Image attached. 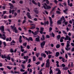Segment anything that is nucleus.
I'll return each instance as SVG.
<instances>
[{
	"instance_id": "obj_1",
	"label": "nucleus",
	"mask_w": 74,
	"mask_h": 74,
	"mask_svg": "<svg viewBox=\"0 0 74 74\" xmlns=\"http://www.w3.org/2000/svg\"><path fill=\"white\" fill-rule=\"evenodd\" d=\"M0 30H1V32L2 33V36H2V35H1V34H0V37H1V38H2L3 40H5V38H6V37L5 36V32H4V27L3 26H1V27H0Z\"/></svg>"
},
{
	"instance_id": "obj_2",
	"label": "nucleus",
	"mask_w": 74,
	"mask_h": 74,
	"mask_svg": "<svg viewBox=\"0 0 74 74\" xmlns=\"http://www.w3.org/2000/svg\"><path fill=\"white\" fill-rule=\"evenodd\" d=\"M66 38H64V37L63 36L60 38V42H63V39H65V40H69V41H71V38L69 36H68L66 35Z\"/></svg>"
},
{
	"instance_id": "obj_3",
	"label": "nucleus",
	"mask_w": 74,
	"mask_h": 74,
	"mask_svg": "<svg viewBox=\"0 0 74 74\" xmlns=\"http://www.w3.org/2000/svg\"><path fill=\"white\" fill-rule=\"evenodd\" d=\"M43 7L45 9H51V7L49 5H48L46 3H45L43 5Z\"/></svg>"
},
{
	"instance_id": "obj_4",
	"label": "nucleus",
	"mask_w": 74,
	"mask_h": 74,
	"mask_svg": "<svg viewBox=\"0 0 74 74\" xmlns=\"http://www.w3.org/2000/svg\"><path fill=\"white\" fill-rule=\"evenodd\" d=\"M49 18L50 21V26L51 27H52V24H53V22L52 21V18L50 17H49Z\"/></svg>"
},
{
	"instance_id": "obj_5",
	"label": "nucleus",
	"mask_w": 74,
	"mask_h": 74,
	"mask_svg": "<svg viewBox=\"0 0 74 74\" xmlns=\"http://www.w3.org/2000/svg\"><path fill=\"white\" fill-rule=\"evenodd\" d=\"M45 44V42L44 41H43L42 42L40 43V46L41 48H43L44 47Z\"/></svg>"
},
{
	"instance_id": "obj_6",
	"label": "nucleus",
	"mask_w": 74,
	"mask_h": 74,
	"mask_svg": "<svg viewBox=\"0 0 74 74\" xmlns=\"http://www.w3.org/2000/svg\"><path fill=\"white\" fill-rule=\"evenodd\" d=\"M38 31H35V32L34 33L33 31L32 32V33L34 35V36H36L38 34Z\"/></svg>"
},
{
	"instance_id": "obj_7",
	"label": "nucleus",
	"mask_w": 74,
	"mask_h": 74,
	"mask_svg": "<svg viewBox=\"0 0 74 74\" xmlns=\"http://www.w3.org/2000/svg\"><path fill=\"white\" fill-rule=\"evenodd\" d=\"M28 58H29V56H24L23 57V59H25L26 62H27L28 60Z\"/></svg>"
},
{
	"instance_id": "obj_8",
	"label": "nucleus",
	"mask_w": 74,
	"mask_h": 74,
	"mask_svg": "<svg viewBox=\"0 0 74 74\" xmlns=\"http://www.w3.org/2000/svg\"><path fill=\"white\" fill-rule=\"evenodd\" d=\"M27 16L28 18H29V19H32V17H31V16L30 15L29 12H27Z\"/></svg>"
},
{
	"instance_id": "obj_9",
	"label": "nucleus",
	"mask_w": 74,
	"mask_h": 74,
	"mask_svg": "<svg viewBox=\"0 0 74 74\" xmlns=\"http://www.w3.org/2000/svg\"><path fill=\"white\" fill-rule=\"evenodd\" d=\"M69 47H70V46H66V47L65 48V49L66 50V51H69V50H70V48H69Z\"/></svg>"
},
{
	"instance_id": "obj_10",
	"label": "nucleus",
	"mask_w": 74,
	"mask_h": 74,
	"mask_svg": "<svg viewBox=\"0 0 74 74\" xmlns=\"http://www.w3.org/2000/svg\"><path fill=\"white\" fill-rule=\"evenodd\" d=\"M62 19H60V20L58 21H57V23L58 25H60V24H61V22H62Z\"/></svg>"
},
{
	"instance_id": "obj_11",
	"label": "nucleus",
	"mask_w": 74,
	"mask_h": 74,
	"mask_svg": "<svg viewBox=\"0 0 74 74\" xmlns=\"http://www.w3.org/2000/svg\"><path fill=\"white\" fill-rule=\"evenodd\" d=\"M13 31L15 33H18V31L17 30H16V28L15 27H14V28L13 30Z\"/></svg>"
},
{
	"instance_id": "obj_12",
	"label": "nucleus",
	"mask_w": 74,
	"mask_h": 74,
	"mask_svg": "<svg viewBox=\"0 0 74 74\" xmlns=\"http://www.w3.org/2000/svg\"><path fill=\"white\" fill-rule=\"evenodd\" d=\"M9 5H10V8L11 9H12V8H13L14 6L13 5H12V4H11L10 3H9Z\"/></svg>"
},
{
	"instance_id": "obj_13",
	"label": "nucleus",
	"mask_w": 74,
	"mask_h": 74,
	"mask_svg": "<svg viewBox=\"0 0 74 74\" xmlns=\"http://www.w3.org/2000/svg\"><path fill=\"white\" fill-rule=\"evenodd\" d=\"M50 66V65H49V63H46V67L47 68H49Z\"/></svg>"
},
{
	"instance_id": "obj_14",
	"label": "nucleus",
	"mask_w": 74,
	"mask_h": 74,
	"mask_svg": "<svg viewBox=\"0 0 74 74\" xmlns=\"http://www.w3.org/2000/svg\"><path fill=\"white\" fill-rule=\"evenodd\" d=\"M33 26H32L31 28H30V29H35L36 28V27H35V25L34 24H32Z\"/></svg>"
},
{
	"instance_id": "obj_15",
	"label": "nucleus",
	"mask_w": 74,
	"mask_h": 74,
	"mask_svg": "<svg viewBox=\"0 0 74 74\" xmlns=\"http://www.w3.org/2000/svg\"><path fill=\"white\" fill-rule=\"evenodd\" d=\"M42 37L41 38V39L42 41H43L45 39V38H44V35H42Z\"/></svg>"
},
{
	"instance_id": "obj_16",
	"label": "nucleus",
	"mask_w": 74,
	"mask_h": 74,
	"mask_svg": "<svg viewBox=\"0 0 74 74\" xmlns=\"http://www.w3.org/2000/svg\"><path fill=\"white\" fill-rule=\"evenodd\" d=\"M57 38L58 40H59V39H60V35H58Z\"/></svg>"
},
{
	"instance_id": "obj_17",
	"label": "nucleus",
	"mask_w": 74,
	"mask_h": 74,
	"mask_svg": "<svg viewBox=\"0 0 74 74\" xmlns=\"http://www.w3.org/2000/svg\"><path fill=\"white\" fill-rule=\"evenodd\" d=\"M57 70H58V73L57 74H61V72L60 71V70L59 69H57Z\"/></svg>"
},
{
	"instance_id": "obj_18",
	"label": "nucleus",
	"mask_w": 74,
	"mask_h": 74,
	"mask_svg": "<svg viewBox=\"0 0 74 74\" xmlns=\"http://www.w3.org/2000/svg\"><path fill=\"white\" fill-rule=\"evenodd\" d=\"M39 55H40V53L37 52L36 53V55L37 58H38V56H39Z\"/></svg>"
},
{
	"instance_id": "obj_19",
	"label": "nucleus",
	"mask_w": 74,
	"mask_h": 74,
	"mask_svg": "<svg viewBox=\"0 0 74 74\" xmlns=\"http://www.w3.org/2000/svg\"><path fill=\"white\" fill-rule=\"evenodd\" d=\"M66 45L67 46H70V41H67V42H66Z\"/></svg>"
},
{
	"instance_id": "obj_20",
	"label": "nucleus",
	"mask_w": 74,
	"mask_h": 74,
	"mask_svg": "<svg viewBox=\"0 0 74 74\" xmlns=\"http://www.w3.org/2000/svg\"><path fill=\"white\" fill-rule=\"evenodd\" d=\"M43 56V57L44 58H46V55L45 54V53H41V56Z\"/></svg>"
},
{
	"instance_id": "obj_21",
	"label": "nucleus",
	"mask_w": 74,
	"mask_h": 74,
	"mask_svg": "<svg viewBox=\"0 0 74 74\" xmlns=\"http://www.w3.org/2000/svg\"><path fill=\"white\" fill-rule=\"evenodd\" d=\"M39 38H40V37H38V38H36L35 40L36 41H40V39H39Z\"/></svg>"
},
{
	"instance_id": "obj_22",
	"label": "nucleus",
	"mask_w": 74,
	"mask_h": 74,
	"mask_svg": "<svg viewBox=\"0 0 74 74\" xmlns=\"http://www.w3.org/2000/svg\"><path fill=\"white\" fill-rule=\"evenodd\" d=\"M59 52H57L56 53V57H58V56H59Z\"/></svg>"
},
{
	"instance_id": "obj_23",
	"label": "nucleus",
	"mask_w": 74,
	"mask_h": 74,
	"mask_svg": "<svg viewBox=\"0 0 74 74\" xmlns=\"http://www.w3.org/2000/svg\"><path fill=\"white\" fill-rule=\"evenodd\" d=\"M1 57L3 59H6V57H5V55H4V56L3 55H2L1 56Z\"/></svg>"
},
{
	"instance_id": "obj_24",
	"label": "nucleus",
	"mask_w": 74,
	"mask_h": 74,
	"mask_svg": "<svg viewBox=\"0 0 74 74\" xmlns=\"http://www.w3.org/2000/svg\"><path fill=\"white\" fill-rule=\"evenodd\" d=\"M6 58V59H8L9 60H10L11 59L10 58V56H9V55H8V56Z\"/></svg>"
},
{
	"instance_id": "obj_25",
	"label": "nucleus",
	"mask_w": 74,
	"mask_h": 74,
	"mask_svg": "<svg viewBox=\"0 0 74 74\" xmlns=\"http://www.w3.org/2000/svg\"><path fill=\"white\" fill-rule=\"evenodd\" d=\"M49 23L48 22V21H47V22L45 21L44 22V25H46V24L47 25H48Z\"/></svg>"
},
{
	"instance_id": "obj_26",
	"label": "nucleus",
	"mask_w": 74,
	"mask_h": 74,
	"mask_svg": "<svg viewBox=\"0 0 74 74\" xmlns=\"http://www.w3.org/2000/svg\"><path fill=\"white\" fill-rule=\"evenodd\" d=\"M12 43H15V41H14V40H13L12 42H11L10 45H12Z\"/></svg>"
},
{
	"instance_id": "obj_27",
	"label": "nucleus",
	"mask_w": 74,
	"mask_h": 74,
	"mask_svg": "<svg viewBox=\"0 0 74 74\" xmlns=\"http://www.w3.org/2000/svg\"><path fill=\"white\" fill-rule=\"evenodd\" d=\"M32 3H33L34 4H35V5H37V3H36V2H35V1H34V0H32Z\"/></svg>"
},
{
	"instance_id": "obj_28",
	"label": "nucleus",
	"mask_w": 74,
	"mask_h": 74,
	"mask_svg": "<svg viewBox=\"0 0 74 74\" xmlns=\"http://www.w3.org/2000/svg\"><path fill=\"white\" fill-rule=\"evenodd\" d=\"M68 11V9L66 8V9L65 10H63V12H65V13H66V12H67Z\"/></svg>"
},
{
	"instance_id": "obj_29",
	"label": "nucleus",
	"mask_w": 74,
	"mask_h": 74,
	"mask_svg": "<svg viewBox=\"0 0 74 74\" xmlns=\"http://www.w3.org/2000/svg\"><path fill=\"white\" fill-rule=\"evenodd\" d=\"M33 61H36V56H33Z\"/></svg>"
},
{
	"instance_id": "obj_30",
	"label": "nucleus",
	"mask_w": 74,
	"mask_h": 74,
	"mask_svg": "<svg viewBox=\"0 0 74 74\" xmlns=\"http://www.w3.org/2000/svg\"><path fill=\"white\" fill-rule=\"evenodd\" d=\"M63 69L64 70H68V68L67 67H65V68H63Z\"/></svg>"
},
{
	"instance_id": "obj_31",
	"label": "nucleus",
	"mask_w": 74,
	"mask_h": 74,
	"mask_svg": "<svg viewBox=\"0 0 74 74\" xmlns=\"http://www.w3.org/2000/svg\"><path fill=\"white\" fill-rule=\"evenodd\" d=\"M14 74H19V71H14Z\"/></svg>"
},
{
	"instance_id": "obj_32",
	"label": "nucleus",
	"mask_w": 74,
	"mask_h": 74,
	"mask_svg": "<svg viewBox=\"0 0 74 74\" xmlns=\"http://www.w3.org/2000/svg\"><path fill=\"white\" fill-rule=\"evenodd\" d=\"M29 40H30L31 41H33V39L31 37H30L29 38Z\"/></svg>"
},
{
	"instance_id": "obj_33",
	"label": "nucleus",
	"mask_w": 74,
	"mask_h": 74,
	"mask_svg": "<svg viewBox=\"0 0 74 74\" xmlns=\"http://www.w3.org/2000/svg\"><path fill=\"white\" fill-rule=\"evenodd\" d=\"M68 5L69 6H70V7H72L73 6V4L72 3H71L70 4L69 3Z\"/></svg>"
},
{
	"instance_id": "obj_34",
	"label": "nucleus",
	"mask_w": 74,
	"mask_h": 74,
	"mask_svg": "<svg viewBox=\"0 0 74 74\" xmlns=\"http://www.w3.org/2000/svg\"><path fill=\"white\" fill-rule=\"evenodd\" d=\"M60 47V45H57L56 46V48H59Z\"/></svg>"
},
{
	"instance_id": "obj_35",
	"label": "nucleus",
	"mask_w": 74,
	"mask_h": 74,
	"mask_svg": "<svg viewBox=\"0 0 74 74\" xmlns=\"http://www.w3.org/2000/svg\"><path fill=\"white\" fill-rule=\"evenodd\" d=\"M46 62H47V63H49V59H48L47 60Z\"/></svg>"
},
{
	"instance_id": "obj_36",
	"label": "nucleus",
	"mask_w": 74,
	"mask_h": 74,
	"mask_svg": "<svg viewBox=\"0 0 74 74\" xmlns=\"http://www.w3.org/2000/svg\"><path fill=\"white\" fill-rule=\"evenodd\" d=\"M25 70L22 69H21V70H20V71L21 72H25Z\"/></svg>"
},
{
	"instance_id": "obj_37",
	"label": "nucleus",
	"mask_w": 74,
	"mask_h": 74,
	"mask_svg": "<svg viewBox=\"0 0 74 74\" xmlns=\"http://www.w3.org/2000/svg\"><path fill=\"white\" fill-rule=\"evenodd\" d=\"M46 2L47 4H49V1L48 0H46Z\"/></svg>"
},
{
	"instance_id": "obj_38",
	"label": "nucleus",
	"mask_w": 74,
	"mask_h": 74,
	"mask_svg": "<svg viewBox=\"0 0 74 74\" xmlns=\"http://www.w3.org/2000/svg\"><path fill=\"white\" fill-rule=\"evenodd\" d=\"M49 59H51V57H52V55H49L48 56Z\"/></svg>"
},
{
	"instance_id": "obj_39",
	"label": "nucleus",
	"mask_w": 74,
	"mask_h": 74,
	"mask_svg": "<svg viewBox=\"0 0 74 74\" xmlns=\"http://www.w3.org/2000/svg\"><path fill=\"white\" fill-rule=\"evenodd\" d=\"M10 52H12V53L14 52V50L12 49H10Z\"/></svg>"
},
{
	"instance_id": "obj_40",
	"label": "nucleus",
	"mask_w": 74,
	"mask_h": 74,
	"mask_svg": "<svg viewBox=\"0 0 74 74\" xmlns=\"http://www.w3.org/2000/svg\"><path fill=\"white\" fill-rule=\"evenodd\" d=\"M27 62V61H26V60L25 61H23V62H22V63H23V64H25V63H26V62Z\"/></svg>"
},
{
	"instance_id": "obj_41",
	"label": "nucleus",
	"mask_w": 74,
	"mask_h": 74,
	"mask_svg": "<svg viewBox=\"0 0 74 74\" xmlns=\"http://www.w3.org/2000/svg\"><path fill=\"white\" fill-rule=\"evenodd\" d=\"M57 7V6H55L52 9V11H53L54 10H55V8H56Z\"/></svg>"
},
{
	"instance_id": "obj_42",
	"label": "nucleus",
	"mask_w": 74,
	"mask_h": 74,
	"mask_svg": "<svg viewBox=\"0 0 74 74\" xmlns=\"http://www.w3.org/2000/svg\"><path fill=\"white\" fill-rule=\"evenodd\" d=\"M7 69H9V70H11V67H10L9 66H7Z\"/></svg>"
},
{
	"instance_id": "obj_43",
	"label": "nucleus",
	"mask_w": 74,
	"mask_h": 74,
	"mask_svg": "<svg viewBox=\"0 0 74 74\" xmlns=\"http://www.w3.org/2000/svg\"><path fill=\"white\" fill-rule=\"evenodd\" d=\"M26 45H27V43H25L23 44V45L24 47H26Z\"/></svg>"
},
{
	"instance_id": "obj_44",
	"label": "nucleus",
	"mask_w": 74,
	"mask_h": 74,
	"mask_svg": "<svg viewBox=\"0 0 74 74\" xmlns=\"http://www.w3.org/2000/svg\"><path fill=\"white\" fill-rule=\"evenodd\" d=\"M24 51H25V49H21V51L22 52H23Z\"/></svg>"
},
{
	"instance_id": "obj_45",
	"label": "nucleus",
	"mask_w": 74,
	"mask_h": 74,
	"mask_svg": "<svg viewBox=\"0 0 74 74\" xmlns=\"http://www.w3.org/2000/svg\"><path fill=\"white\" fill-rule=\"evenodd\" d=\"M62 33L63 34H67V33L65 32V31H62Z\"/></svg>"
},
{
	"instance_id": "obj_46",
	"label": "nucleus",
	"mask_w": 74,
	"mask_h": 74,
	"mask_svg": "<svg viewBox=\"0 0 74 74\" xmlns=\"http://www.w3.org/2000/svg\"><path fill=\"white\" fill-rule=\"evenodd\" d=\"M3 43L5 47H6V43H5V42H3Z\"/></svg>"
},
{
	"instance_id": "obj_47",
	"label": "nucleus",
	"mask_w": 74,
	"mask_h": 74,
	"mask_svg": "<svg viewBox=\"0 0 74 74\" xmlns=\"http://www.w3.org/2000/svg\"><path fill=\"white\" fill-rule=\"evenodd\" d=\"M28 32H29V33L30 34L31 33H32V30H30V29H29V30H28Z\"/></svg>"
},
{
	"instance_id": "obj_48",
	"label": "nucleus",
	"mask_w": 74,
	"mask_h": 74,
	"mask_svg": "<svg viewBox=\"0 0 74 74\" xmlns=\"http://www.w3.org/2000/svg\"><path fill=\"white\" fill-rule=\"evenodd\" d=\"M62 67H64L66 66V65H65L64 64H62Z\"/></svg>"
},
{
	"instance_id": "obj_49",
	"label": "nucleus",
	"mask_w": 74,
	"mask_h": 74,
	"mask_svg": "<svg viewBox=\"0 0 74 74\" xmlns=\"http://www.w3.org/2000/svg\"><path fill=\"white\" fill-rule=\"evenodd\" d=\"M62 18L65 21V18H64V17L63 16H62V18H61V19H62Z\"/></svg>"
},
{
	"instance_id": "obj_50",
	"label": "nucleus",
	"mask_w": 74,
	"mask_h": 74,
	"mask_svg": "<svg viewBox=\"0 0 74 74\" xmlns=\"http://www.w3.org/2000/svg\"><path fill=\"white\" fill-rule=\"evenodd\" d=\"M45 53H46V54H47V55H48V54H49L48 52L47 51H45Z\"/></svg>"
},
{
	"instance_id": "obj_51",
	"label": "nucleus",
	"mask_w": 74,
	"mask_h": 74,
	"mask_svg": "<svg viewBox=\"0 0 74 74\" xmlns=\"http://www.w3.org/2000/svg\"><path fill=\"white\" fill-rule=\"evenodd\" d=\"M52 35L53 37H55V34H53V32L52 33Z\"/></svg>"
},
{
	"instance_id": "obj_52",
	"label": "nucleus",
	"mask_w": 74,
	"mask_h": 74,
	"mask_svg": "<svg viewBox=\"0 0 74 74\" xmlns=\"http://www.w3.org/2000/svg\"><path fill=\"white\" fill-rule=\"evenodd\" d=\"M49 73L50 74H52V70H50V71H49Z\"/></svg>"
},
{
	"instance_id": "obj_53",
	"label": "nucleus",
	"mask_w": 74,
	"mask_h": 74,
	"mask_svg": "<svg viewBox=\"0 0 74 74\" xmlns=\"http://www.w3.org/2000/svg\"><path fill=\"white\" fill-rule=\"evenodd\" d=\"M44 30V28L42 27L40 28V31H43Z\"/></svg>"
},
{
	"instance_id": "obj_54",
	"label": "nucleus",
	"mask_w": 74,
	"mask_h": 74,
	"mask_svg": "<svg viewBox=\"0 0 74 74\" xmlns=\"http://www.w3.org/2000/svg\"><path fill=\"white\" fill-rule=\"evenodd\" d=\"M67 23H68V22L67 21L65 22H64V24L65 25H67Z\"/></svg>"
},
{
	"instance_id": "obj_55",
	"label": "nucleus",
	"mask_w": 74,
	"mask_h": 74,
	"mask_svg": "<svg viewBox=\"0 0 74 74\" xmlns=\"http://www.w3.org/2000/svg\"><path fill=\"white\" fill-rule=\"evenodd\" d=\"M35 12L36 14H38V10H35Z\"/></svg>"
},
{
	"instance_id": "obj_56",
	"label": "nucleus",
	"mask_w": 74,
	"mask_h": 74,
	"mask_svg": "<svg viewBox=\"0 0 74 74\" xmlns=\"http://www.w3.org/2000/svg\"><path fill=\"white\" fill-rule=\"evenodd\" d=\"M36 30H37V31H39V30H40V28H39L38 27H36Z\"/></svg>"
},
{
	"instance_id": "obj_57",
	"label": "nucleus",
	"mask_w": 74,
	"mask_h": 74,
	"mask_svg": "<svg viewBox=\"0 0 74 74\" xmlns=\"http://www.w3.org/2000/svg\"><path fill=\"white\" fill-rule=\"evenodd\" d=\"M21 67H22L23 68V69H25V66L23 65H21Z\"/></svg>"
},
{
	"instance_id": "obj_58",
	"label": "nucleus",
	"mask_w": 74,
	"mask_h": 74,
	"mask_svg": "<svg viewBox=\"0 0 74 74\" xmlns=\"http://www.w3.org/2000/svg\"><path fill=\"white\" fill-rule=\"evenodd\" d=\"M71 44L72 47H74V43L73 42H71Z\"/></svg>"
},
{
	"instance_id": "obj_59",
	"label": "nucleus",
	"mask_w": 74,
	"mask_h": 74,
	"mask_svg": "<svg viewBox=\"0 0 74 74\" xmlns=\"http://www.w3.org/2000/svg\"><path fill=\"white\" fill-rule=\"evenodd\" d=\"M36 64H37V65H38V64H40V62H38L36 63Z\"/></svg>"
},
{
	"instance_id": "obj_60",
	"label": "nucleus",
	"mask_w": 74,
	"mask_h": 74,
	"mask_svg": "<svg viewBox=\"0 0 74 74\" xmlns=\"http://www.w3.org/2000/svg\"><path fill=\"white\" fill-rule=\"evenodd\" d=\"M65 56L66 59H67V58H68V56H67V54H65Z\"/></svg>"
},
{
	"instance_id": "obj_61",
	"label": "nucleus",
	"mask_w": 74,
	"mask_h": 74,
	"mask_svg": "<svg viewBox=\"0 0 74 74\" xmlns=\"http://www.w3.org/2000/svg\"><path fill=\"white\" fill-rule=\"evenodd\" d=\"M28 22H29L30 23H33V21H32L28 20Z\"/></svg>"
},
{
	"instance_id": "obj_62",
	"label": "nucleus",
	"mask_w": 74,
	"mask_h": 74,
	"mask_svg": "<svg viewBox=\"0 0 74 74\" xmlns=\"http://www.w3.org/2000/svg\"><path fill=\"white\" fill-rule=\"evenodd\" d=\"M31 62V59H29L28 60V63H30V62Z\"/></svg>"
},
{
	"instance_id": "obj_63",
	"label": "nucleus",
	"mask_w": 74,
	"mask_h": 74,
	"mask_svg": "<svg viewBox=\"0 0 74 74\" xmlns=\"http://www.w3.org/2000/svg\"><path fill=\"white\" fill-rule=\"evenodd\" d=\"M27 49H29L30 48V46L29 45H27Z\"/></svg>"
},
{
	"instance_id": "obj_64",
	"label": "nucleus",
	"mask_w": 74,
	"mask_h": 74,
	"mask_svg": "<svg viewBox=\"0 0 74 74\" xmlns=\"http://www.w3.org/2000/svg\"><path fill=\"white\" fill-rule=\"evenodd\" d=\"M27 72L25 71L22 74H27Z\"/></svg>"
}]
</instances>
